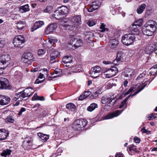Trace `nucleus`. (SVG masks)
<instances>
[{
	"label": "nucleus",
	"mask_w": 157,
	"mask_h": 157,
	"mask_svg": "<svg viewBox=\"0 0 157 157\" xmlns=\"http://www.w3.org/2000/svg\"><path fill=\"white\" fill-rule=\"evenodd\" d=\"M141 131L144 133H147V134H150V131L146 129L145 127H144L141 129Z\"/></svg>",
	"instance_id": "obj_55"
},
{
	"label": "nucleus",
	"mask_w": 157,
	"mask_h": 157,
	"mask_svg": "<svg viewBox=\"0 0 157 157\" xmlns=\"http://www.w3.org/2000/svg\"><path fill=\"white\" fill-rule=\"evenodd\" d=\"M119 99V98H117L116 96L115 97L113 98H112V99H110L111 100L108 103V105L109 106H113L116 102L117 100Z\"/></svg>",
	"instance_id": "obj_43"
},
{
	"label": "nucleus",
	"mask_w": 157,
	"mask_h": 157,
	"mask_svg": "<svg viewBox=\"0 0 157 157\" xmlns=\"http://www.w3.org/2000/svg\"><path fill=\"white\" fill-rule=\"evenodd\" d=\"M106 88L107 89H109L111 88L113 86V83L110 82H108L105 84Z\"/></svg>",
	"instance_id": "obj_53"
},
{
	"label": "nucleus",
	"mask_w": 157,
	"mask_h": 157,
	"mask_svg": "<svg viewBox=\"0 0 157 157\" xmlns=\"http://www.w3.org/2000/svg\"><path fill=\"white\" fill-rule=\"evenodd\" d=\"M92 93V92L87 90L85 91L83 94L80 95L78 98V100H82L83 99L87 97L90 94Z\"/></svg>",
	"instance_id": "obj_27"
},
{
	"label": "nucleus",
	"mask_w": 157,
	"mask_h": 157,
	"mask_svg": "<svg viewBox=\"0 0 157 157\" xmlns=\"http://www.w3.org/2000/svg\"><path fill=\"white\" fill-rule=\"evenodd\" d=\"M96 88L94 87L92 89H91L90 90L92 92V94H91L90 98L92 99H95L97 98L98 95L99 93L96 90Z\"/></svg>",
	"instance_id": "obj_29"
},
{
	"label": "nucleus",
	"mask_w": 157,
	"mask_h": 157,
	"mask_svg": "<svg viewBox=\"0 0 157 157\" xmlns=\"http://www.w3.org/2000/svg\"><path fill=\"white\" fill-rule=\"evenodd\" d=\"M10 100L8 97L0 95V105H3L8 104Z\"/></svg>",
	"instance_id": "obj_23"
},
{
	"label": "nucleus",
	"mask_w": 157,
	"mask_h": 157,
	"mask_svg": "<svg viewBox=\"0 0 157 157\" xmlns=\"http://www.w3.org/2000/svg\"><path fill=\"white\" fill-rule=\"evenodd\" d=\"M61 8L60 10H57L54 12L53 15L54 17L57 20L63 18V16L66 13L67 9L65 6H62L59 7Z\"/></svg>",
	"instance_id": "obj_5"
},
{
	"label": "nucleus",
	"mask_w": 157,
	"mask_h": 157,
	"mask_svg": "<svg viewBox=\"0 0 157 157\" xmlns=\"http://www.w3.org/2000/svg\"><path fill=\"white\" fill-rule=\"evenodd\" d=\"M118 72V70L116 67H113L105 72L104 75L106 78H111L115 75Z\"/></svg>",
	"instance_id": "obj_6"
},
{
	"label": "nucleus",
	"mask_w": 157,
	"mask_h": 157,
	"mask_svg": "<svg viewBox=\"0 0 157 157\" xmlns=\"http://www.w3.org/2000/svg\"><path fill=\"white\" fill-rule=\"evenodd\" d=\"M101 2L98 1L96 0L92 2L89 5L88 9V11L89 12H92L93 11L97 9L101 6Z\"/></svg>",
	"instance_id": "obj_10"
},
{
	"label": "nucleus",
	"mask_w": 157,
	"mask_h": 157,
	"mask_svg": "<svg viewBox=\"0 0 157 157\" xmlns=\"http://www.w3.org/2000/svg\"><path fill=\"white\" fill-rule=\"evenodd\" d=\"M26 109L25 108L22 107L20 109V111L18 113V115L19 116H20L22 115V113L23 112L25 111Z\"/></svg>",
	"instance_id": "obj_58"
},
{
	"label": "nucleus",
	"mask_w": 157,
	"mask_h": 157,
	"mask_svg": "<svg viewBox=\"0 0 157 157\" xmlns=\"http://www.w3.org/2000/svg\"><path fill=\"white\" fill-rule=\"evenodd\" d=\"M66 107L69 110L74 111L75 110L76 106L73 103H71L67 104Z\"/></svg>",
	"instance_id": "obj_36"
},
{
	"label": "nucleus",
	"mask_w": 157,
	"mask_h": 157,
	"mask_svg": "<svg viewBox=\"0 0 157 157\" xmlns=\"http://www.w3.org/2000/svg\"><path fill=\"white\" fill-rule=\"evenodd\" d=\"M145 73H143L142 74H140L137 78L136 80H139L141 79L142 78H143L144 76H145Z\"/></svg>",
	"instance_id": "obj_56"
},
{
	"label": "nucleus",
	"mask_w": 157,
	"mask_h": 157,
	"mask_svg": "<svg viewBox=\"0 0 157 157\" xmlns=\"http://www.w3.org/2000/svg\"><path fill=\"white\" fill-rule=\"evenodd\" d=\"M15 120L12 116H7L5 119V121L7 123H13Z\"/></svg>",
	"instance_id": "obj_44"
},
{
	"label": "nucleus",
	"mask_w": 157,
	"mask_h": 157,
	"mask_svg": "<svg viewBox=\"0 0 157 157\" xmlns=\"http://www.w3.org/2000/svg\"><path fill=\"white\" fill-rule=\"evenodd\" d=\"M155 30L152 29H149L148 28L146 27L143 28V33L144 35L147 36H152L154 33V32Z\"/></svg>",
	"instance_id": "obj_25"
},
{
	"label": "nucleus",
	"mask_w": 157,
	"mask_h": 157,
	"mask_svg": "<svg viewBox=\"0 0 157 157\" xmlns=\"http://www.w3.org/2000/svg\"><path fill=\"white\" fill-rule=\"evenodd\" d=\"M128 149L127 148L128 154L130 155H134L135 153L139 154L140 151L137 150V146L133 144L129 145L128 147Z\"/></svg>",
	"instance_id": "obj_16"
},
{
	"label": "nucleus",
	"mask_w": 157,
	"mask_h": 157,
	"mask_svg": "<svg viewBox=\"0 0 157 157\" xmlns=\"http://www.w3.org/2000/svg\"><path fill=\"white\" fill-rule=\"evenodd\" d=\"M37 135L44 141H46L49 138V136L47 135L39 132L37 133Z\"/></svg>",
	"instance_id": "obj_33"
},
{
	"label": "nucleus",
	"mask_w": 157,
	"mask_h": 157,
	"mask_svg": "<svg viewBox=\"0 0 157 157\" xmlns=\"http://www.w3.org/2000/svg\"><path fill=\"white\" fill-rule=\"evenodd\" d=\"M33 89L31 87L27 88L25 89L23 91L27 97H29L33 93Z\"/></svg>",
	"instance_id": "obj_30"
},
{
	"label": "nucleus",
	"mask_w": 157,
	"mask_h": 157,
	"mask_svg": "<svg viewBox=\"0 0 157 157\" xmlns=\"http://www.w3.org/2000/svg\"><path fill=\"white\" fill-rule=\"evenodd\" d=\"M134 71L130 69H126L124 71V76L125 77H129L134 75Z\"/></svg>",
	"instance_id": "obj_28"
},
{
	"label": "nucleus",
	"mask_w": 157,
	"mask_h": 157,
	"mask_svg": "<svg viewBox=\"0 0 157 157\" xmlns=\"http://www.w3.org/2000/svg\"><path fill=\"white\" fill-rule=\"evenodd\" d=\"M144 27L148 28L150 27V29L156 30L157 27V24L156 21L153 20H150L145 25Z\"/></svg>",
	"instance_id": "obj_17"
},
{
	"label": "nucleus",
	"mask_w": 157,
	"mask_h": 157,
	"mask_svg": "<svg viewBox=\"0 0 157 157\" xmlns=\"http://www.w3.org/2000/svg\"><path fill=\"white\" fill-rule=\"evenodd\" d=\"M53 9V7L52 6H47L46 7H45L44 10V12L50 13L52 12Z\"/></svg>",
	"instance_id": "obj_41"
},
{
	"label": "nucleus",
	"mask_w": 157,
	"mask_h": 157,
	"mask_svg": "<svg viewBox=\"0 0 157 157\" xmlns=\"http://www.w3.org/2000/svg\"><path fill=\"white\" fill-rule=\"evenodd\" d=\"M6 68V67L4 66L3 67H0V75L1 74H2L3 72V70Z\"/></svg>",
	"instance_id": "obj_63"
},
{
	"label": "nucleus",
	"mask_w": 157,
	"mask_h": 157,
	"mask_svg": "<svg viewBox=\"0 0 157 157\" xmlns=\"http://www.w3.org/2000/svg\"><path fill=\"white\" fill-rule=\"evenodd\" d=\"M24 37L22 35H18L16 36L13 40V44L15 47H22L21 45L25 42Z\"/></svg>",
	"instance_id": "obj_4"
},
{
	"label": "nucleus",
	"mask_w": 157,
	"mask_h": 157,
	"mask_svg": "<svg viewBox=\"0 0 157 157\" xmlns=\"http://www.w3.org/2000/svg\"><path fill=\"white\" fill-rule=\"evenodd\" d=\"M141 85V84L140 83H139L136 85L133 86V87L131 88L127 91L120 95L119 97V99H121L128 94L134 91L136 89L139 88Z\"/></svg>",
	"instance_id": "obj_14"
},
{
	"label": "nucleus",
	"mask_w": 157,
	"mask_h": 157,
	"mask_svg": "<svg viewBox=\"0 0 157 157\" xmlns=\"http://www.w3.org/2000/svg\"><path fill=\"white\" fill-rule=\"evenodd\" d=\"M123 110H117L112 113H109L102 117V120L109 119L117 117L119 115L123 112Z\"/></svg>",
	"instance_id": "obj_12"
},
{
	"label": "nucleus",
	"mask_w": 157,
	"mask_h": 157,
	"mask_svg": "<svg viewBox=\"0 0 157 157\" xmlns=\"http://www.w3.org/2000/svg\"><path fill=\"white\" fill-rule=\"evenodd\" d=\"M34 58L31 53H25L22 56L21 60L25 63L32 62L34 61Z\"/></svg>",
	"instance_id": "obj_8"
},
{
	"label": "nucleus",
	"mask_w": 157,
	"mask_h": 157,
	"mask_svg": "<svg viewBox=\"0 0 157 157\" xmlns=\"http://www.w3.org/2000/svg\"><path fill=\"white\" fill-rule=\"evenodd\" d=\"M146 7L145 4L143 3L140 5L138 8H137L136 11L139 14H141L144 10Z\"/></svg>",
	"instance_id": "obj_32"
},
{
	"label": "nucleus",
	"mask_w": 157,
	"mask_h": 157,
	"mask_svg": "<svg viewBox=\"0 0 157 157\" xmlns=\"http://www.w3.org/2000/svg\"><path fill=\"white\" fill-rule=\"evenodd\" d=\"M120 61H118V60L116 58L114 60L113 62V63L115 65H117L119 64V63Z\"/></svg>",
	"instance_id": "obj_60"
},
{
	"label": "nucleus",
	"mask_w": 157,
	"mask_h": 157,
	"mask_svg": "<svg viewBox=\"0 0 157 157\" xmlns=\"http://www.w3.org/2000/svg\"><path fill=\"white\" fill-rule=\"evenodd\" d=\"M33 146V141L30 138L28 139V138H25L21 146L25 150L31 148Z\"/></svg>",
	"instance_id": "obj_13"
},
{
	"label": "nucleus",
	"mask_w": 157,
	"mask_h": 157,
	"mask_svg": "<svg viewBox=\"0 0 157 157\" xmlns=\"http://www.w3.org/2000/svg\"><path fill=\"white\" fill-rule=\"evenodd\" d=\"M56 58H52V56H50V61L51 63H53L54 62H56Z\"/></svg>",
	"instance_id": "obj_59"
},
{
	"label": "nucleus",
	"mask_w": 157,
	"mask_h": 157,
	"mask_svg": "<svg viewBox=\"0 0 157 157\" xmlns=\"http://www.w3.org/2000/svg\"><path fill=\"white\" fill-rule=\"evenodd\" d=\"M46 51L45 49H40L39 50L38 52V55L41 56L44 55Z\"/></svg>",
	"instance_id": "obj_52"
},
{
	"label": "nucleus",
	"mask_w": 157,
	"mask_h": 157,
	"mask_svg": "<svg viewBox=\"0 0 157 157\" xmlns=\"http://www.w3.org/2000/svg\"><path fill=\"white\" fill-rule=\"evenodd\" d=\"M82 44V41L80 39H77L75 44H74V46L75 48H77L81 46Z\"/></svg>",
	"instance_id": "obj_42"
},
{
	"label": "nucleus",
	"mask_w": 157,
	"mask_h": 157,
	"mask_svg": "<svg viewBox=\"0 0 157 157\" xmlns=\"http://www.w3.org/2000/svg\"><path fill=\"white\" fill-rule=\"evenodd\" d=\"M71 27L68 29L70 30H74L78 28L81 24V16L80 15H75L73 16L71 19Z\"/></svg>",
	"instance_id": "obj_3"
},
{
	"label": "nucleus",
	"mask_w": 157,
	"mask_h": 157,
	"mask_svg": "<svg viewBox=\"0 0 157 157\" xmlns=\"http://www.w3.org/2000/svg\"><path fill=\"white\" fill-rule=\"evenodd\" d=\"M17 96L19 97L20 100H23L27 97L25 94L24 92V91L20 92L17 94Z\"/></svg>",
	"instance_id": "obj_47"
},
{
	"label": "nucleus",
	"mask_w": 157,
	"mask_h": 157,
	"mask_svg": "<svg viewBox=\"0 0 157 157\" xmlns=\"http://www.w3.org/2000/svg\"><path fill=\"white\" fill-rule=\"evenodd\" d=\"M8 135L7 130L5 129H0V141L6 139Z\"/></svg>",
	"instance_id": "obj_22"
},
{
	"label": "nucleus",
	"mask_w": 157,
	"mask_h": 157,
	"mask_svg": "<svg viewBox=\"0 0 157 157\" xmlns=\"http://www.w3.org/2000/svg\"><path fill=\"white\" fill-rule=\"evenodd\" d=\"M39 96H38L36 93L34 94L33 96L32 97V100L33 101L37 100Z\"/></svg>",
	"instance_id": "obj_57"
},
{
	"label": "nucleus",
	"mask_w": 157,
	"mask_h": 157,
	"mask_svg": "<svg viewBox=\"0 0 157 157\" xmlns=\"http://www.w3.org/2000/svg\"><path fill=\"white\" fill-rule=\"evenodd\" d=\"M87 123L88 121L86 119H77L73 122L72 128L76 131H82L85 129Z\"/></svg>",
	"instance_id": "obj_1"
},
{
	"label": "nucleus",
	"mask_w": 157,
	"mask_h": 157,
	"mask_svg": "<svg viewBox=\"0 0 157 157\" xmlns=\"http://www.w3.org/2000/svg\"><path fill=\"white\" fill-rule=\"evenodd\" d=\"M44 25V22L43 21H36L33 26L31 28V31L33 32L38 29L40 28Z\"/></svg>",
	"instance_id": "obj_20"
},
{
	"label": "nucleus",
	"mask_w": 157,
	"mask_h": 157,
	"mask_svg": "<svg viewBox=\"0 0 157 157\" xmlns=\"http://www.w3.org/2000/svg\"><path fill=\"white\" fill-rule=\"evenodd\" d=\"M11 151L9 149H6L3 151V152L1 154V155L2 156L6 157L7 155H10Z\"/></svg>",
	"instance_id": "obj_40"
},
{
	"label": "nucleus",
	"mask_w": 157,
	"mask_h": 157,
	"mask_svg": "<svg viewBox=\"0 0 157 157\" xmlns=\"http://www.w3.org/2000/svg\"><path fill=\"white\" fill-rule=\"evenodd\" d=\"M136 38L133 34H126L122 37L121 42L124 45L128 46L132 44L135 41Z\"/></svg>",
	"instance_id": "obj_2"
},
{
	"label": "nucleus",
	"mask_w": 157,
	"mask_h": 157,
	"mask_svg": "<svg viewBox=\"0 0 157 157\" xmlns=\"http://www.w3.org/2000/svg\"><path fill=\"white\" fill-rule=\"evenodd\" d=\"M143 82L142 83V84H144L137 91H136L132 95L130 94L129 95L128 97L125 98V99L123 101L125 102L126 103L127 101L131 96H132V97H133V96L136 95L139 92L143 90L147 85V80H146L144 81H144H143Z\"/></svg>",
	"instance_id": "obj_19"
},
{
	"label": "nucleus",
	"mask_w": 157,
	"mask_h": 157,
	"mask_svg": "<svg viewBox=\"0 0 157 157\" xmlns=\"http://www.w3.org/2000/svg\"><path fill=\"white\" fill-rule=\"evenodd\" d=\"M72 60V58L71 56H66L63 57L62 58V61L65 64H66V67H68L69 66L68 65V64L70 63L71 62Z\"/></svg>",
	"instance_id": "obj_24"
},
{
	"label": "nucleus",
	"mask_w": 157,
	"mask_h": 157,
	"mask_svg": "<svg viewBox=\"0 0 157 157\" xmlns=\"http://www.w3.org/2000/svg\"><path fill=\"white\" fill-rule=\"evenodd\" d=\"M24 22L20 21L17 23L16 27L18 29H21L24 26Z\"/></svg>",
	"instance_id": "obj_46"
},
{
	"label": "nucleus",
	"mask_w": 157,
	"mask_h": 157,
	"mask_svg": "<svg viewBox=\"0 0 157 157\" xmlns=\"http://www.w3.org/2000/svg\"><path fill=\"white\" fill-rule=\"evenodd\" d=\"M156 47L155 44H151L147 46L145 50V52L147 54H150L155 51Z\"/></svg>",
	"instance_id": "obj_21"
},
{
	"label": "nucleus",
	"mask_w": 157,
	"mask_h": 157,
	"mask_svg": "<svg viewBox=\"0 0 157 157\" xmlns=\"http://www.w3.org/2000/svg\"><path fill=\"white\" fill-rule=\"evenodd\" d=\"M105 25L103 23H102L100 27V29H101V32H104L105 31H108L109 29L105 27Z\"/></svg>",
	"instance_id": "obj_48"
},
{
	"label": "nucleus",
	"mask_w": 157,
	"mask_h": 157,
	"mask_svg": "<svg viewBox=\"0 0 157 157\" xmlns=\"http://www.w3.org/2000/svg\"><path fill=\"white\" fill-rule=\"evenodd\" d=\"M123 52L122 51H119L117 53L116 58L118 61H121L123 60Z\"/></svg>",
	"instance_id": "obj_38"
},
{
	"label": "nucleus",
	"mask_w": 157,
	"mask_h": 157,
	"mask_svg": "<svg viewBox=\"0 0 157 157\" xmlns=\"http://www.w3.org/2000/svg\"><path fill=\"white\" fill-rule=\"evenodd\" d=\"M11 86L9 84L8 80L5 78H0V89H10Z\"/></svg>",
	"instance_id": "obj_9"
},
{
	"label": "nucleus",
	"mask_w": 157,
	"mask_h": 157,
	"mask_svg": "<svg viewBox=\"0 0 157 157\" xmlns=\"http://www.w3.org/2000/svg\"><path fill=\"white\" fill-rule=\"evenodd\" d=\"M130 30H132V34H133L134 35H138L140 33L139 30L138 28H135L134 27H132V28H131Z\"/></svg>",
	"instance_id": "obj_45"
},
{
	"label": "nucleus",
	"mask_w": 157,
	"mask_h": 157,
	"mask_svg": "<svg viewBox=\"0 0 157 157\" xmlns=\"http://www.w3.org/2000/svg\"><path fill=\"white\" fill-rule=\"evenodd\" d=\"M128 83V82L127 79L125 80L123 82V85L125 87H126Z\"/></svg>",
	"instance_id": "obj_64"
},
{
	"label": "nucleus",
	"mask_w": 157,
	"mask_h": 157,
	"mask_svg": "<svg viewBox=\"0 0 157 157\" xmlns=\"http://www.w3.org/2000/svg\"><path fill=\"white\" fill-rule=\"evenodd\" d=\"M10 59L9 55H3L0 56V66L5 67H9L8 64Z\"/></svg>",
	"instance_id": "obj_7"
},
{
	"label": "nucleus",
	"mask_w": 157,
	"mask_h": 157,
	"mask_svg": "<svg viewBox=\"0 0 157 157\" xmlns=\"http://www.w3.org/2000/svg\"><path fill=\"white\" fill-rule=\"evenodd\" d=\"M143 20L142 19H140L136 21H135V22L132 25V27L136 26V28L140 27L143 24Z\"/></svg>",
	"instance_id": "obj_37"
},
{
	"label": "nucleus",
	"mask_w": 157,
	"mask_h": 157,
	"mask_svg": "<svg viewBox=\"0 0 157 157\" xmlns=\"http://www.w3.org/2000/svg\"><path fill=\"white\" fill-rule=\"evenodd\" d=\"M118 43V41L116 39H113L110 40L109 44L111 48H114Z\"/></svg>",
	"instance_id": "obj_34"
},
{
	"label": "nucleus",
	"mask_w": 157,
	"mask_h": 157,
	"mask_svg": "<svg viewBox=\"0 0 157 157\" xmlns=\"http://www.w3.org/2000/svg\"><path fill=\"white\" fill-rule=\"evenodd\" d=\"M150 73L151 75L154 76V77L149 82V83L152 80H153L154 78L155 77V76L157 75V64L154 65L153 67H151L150 69Z\"/></svg>",
	"instance_id": "obj_26"
},
{
	"label": "nucleus",
	"mask_w": 157,
	"mask_h": 157,
	"mask_svg": "<svg viewBox=\"0 0 157 157\" xmlns=\"http://www.w3.org/2000/svg\"><path fill=\"white\" fill-rule=\"evenodd\" d=\"M57 27L56 23H53L49 25L45 28V32L46 34L51 33L56 30Z\"/></svg>",
	"instance_id": "obj_15"
},
{
	"label": "nucleus",
	"mask_w": 157,
	"mask_h": 157,
	"mask_svg": "<svg viewBox=\"0 0 157 157\" xmlns=\"http://www.w3.org/2000/svg\"><path fill=\"white\" fill-rule=\"evenodd\" d=\"M6 41L3 38L0 39V47H3L6 43Z\"/></svg>",
	"instance_id": "obj_51"
},
{
	"label": "nucleus",
	"mask_w": 157,
	"mask_h": 157,
	"mask_svg": "<svg viewBox=\"0 0 157 157\" xmlns=\"http://www.w3.org/2000/svg\"><path fill=\"white\" fill-rule=\"evenodd\" d=\"M98 105L95 103H93L91 104L87 108V110L88 111L91 112L94 110L96 108H98Z\"/></svg>",
	"instance_id": "obj_35"
},
{
	"label": "nucleus",
	"mask_w": 157,
	"mask_h": 157,
	"mask_svg": "<svg viewBox=\"0 0 157 157\" xmlns=\"http://www.w3.org/2000/svg\"><path fill=\"white\" fill-rule=\"evenodd\" d=\"M143 82L142 83V84H144L137 91H136L132 95L130 94L129 95L128 97L125 98V99L123 101L125 102L126 103L127 101L131 96H132V97H133V96L136 95L139 92L143 90L147 85V80H146L144 81H144H143Z\"/></svg>",
	"instance_id": "obj_18"
},
{
	"label": "nucleus",
	"mask_w": 157,
	"mask_h": 157,
	"mask_svg": "<svg viewBox=\"0 0 157 157\" xmlns=\"http://www.w3.org/2000/svg\"><path fill=\"white\" fill-rule=\"evenodd\" d=\"M112 97L111 96L107 97V96H103L102 97L101 99V102L103 104H105L108 102L109 101L110 99H112Z\"/></svg>",
	"instance_id": "obj_39"
},
{
	"label": "nucleus",
	"mask_w": 157,
	"mask_h": 157,
	"mask_svg": "<svg viewBox=\"0 0 157 157\" xmlns=\"http://www.w3.org/2000/svg\"><path fill=\"white\" fill-rule=\"evenodd\" d=\"M157 116V114L155 113H152L150 115H149V116L147 117V118L149 120H151L153 119L156 117Z\"/></svg>",
	"instance_id": "obj_49"
},
{
	"label": "nucleus",
	"mask_w": 157,
	"mask_h": 157,
	"mask_svg": "<svg viewBox=\"0 0 157 157\" xmlns=\"http://www.w3.org/2000/svg\"><path fill=\"white\" fill-rule=\"evenodd\" d=\"M58 55V53L57 51H53L51 54L50 56L52 57V58H56Z\"/></svg>",
	"instance_id": "obj_50"
},
{
	"label": "nucleus",
	"mask_w": 157,
	"mask_h": 157,
	"mask_svg": "<svg viewBox=\"0 0 157 157\" xmlns=\"http://www.w3.org/2000/svg\"><path fill=\"white\" fill-rule=\"evenodd\" d=\"M116 157H124L123 154L121 153H117Z\"/></svg>",
	"instance_id": "obj_61"
},
{
	"label": "nucleus",
	"mask_w": 157,
	"mask_h": 157,
	"mask_svg": "<svg viewBox=\"0 0 157 157\" xmlns=\"http://www.w3.org/2000/svg\"><path fill=\"white\" fill-rule=\"evenodd\" d=\"M29 10V6L28 4L21 6L19 8V10L22 13L27 12Z\"/></svg>",
	"instance_id": "obj_31"
},
{
	"label": "nucleus",
	"mask_w": 157,
	"mask_h": 157,
	"mask_svg": "<svg viewBox=\"0 0 157 157\" xmlns=\"http://www.w3.org/2000/svg\"><path fill=\"white\" fill-rule=\"evenodd\" d=\"M96 23L95 21H89L87 22V24L90 27H91L94 25Z\"/></svg>",
	"instance_id": "obj_54"
},
{
	"label": "nucleus",
	"mask_w": 157,
	"mask_h": 157,
	"mask_svg": "<svg viewBox=\"0 0 157 157\" xmlns=\"http://www.w3.org/2000/svg\"><path fill=\"white\" fill-rule=\"evenodd\" d=\"M101 68L98 66L92 68L90 72L91 76L94 78L97 77L101 73Z\"/></svg>",
	"instance_id": "obj_11"
},
{
	"label": "nucleus",
	"mask_w": 157,
	"mask_h": 157,
	"mask_svg": "<svg viewBox=\"0 0 157 157\" xmlns=\"http://www.w3.org/2000/svg\"><path fill=\"white\" fill-rule=\"evenodd\" d=\"M134 141L137 143H139L140 141V139L138 137H135L134 139Z\"/></svg>",
	"instance_id": "obj_62"
}]
</instances>
